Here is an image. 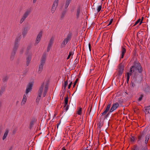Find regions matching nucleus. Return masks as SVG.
I'll return each mask as SVG.
<instances>
[{
	"label": "nucleus",
	"instance_id": "nucleus-29",
	"mask_svg": "<svg viewBox=\"0 0 150 150\" xmlns=\"http://www.w3.org/2000/svg\"><path fill=\"white\" fill-rule=\"evenodd\" d=\"M81 87L80 85H77V87L76 89L75 93L76 92H78L80 91L81 90Z\"/></svg>",
	"mask_w": 150,
	"mask_h": 150
},
{
	"label": "nucleus",
	"instance_id": "nucleus-11",
	"mask_svg": "<svg viewBox=\"0 0 150 150\" xmlns=\"http://www.w3.org/2000/svg\"><path fill=\"white\" fill-rule=\"evenodd\" d=\"M58 4V3L54 1L51 9V12L52 13L54 12Z\"/></svg>",
	"mask_w": 150,
	"mask_h": 150
},
{
	"label": "nucleus",
	"instance_id": "nucleus-44",
	"mask_svg": "<svg viewBox=\"0 0 150 150\" xmlns=\"http://www.w3.org/2000/svg\"><path fill=\"white\" fill-rule=\"evenodd\" d=\"M102 8L101 5H100L98 7L97 9L98 12H99L101 10Z\"/></svg>",
	"mask_w": 150,
	"mask_h": 150
},
{
	"label": "nucleus",
	"instance_id": "nucleus-40",
	"mask_svg": "<svg viewBox=\"0 0 150 150\" xmlns=\"http://www.w3.org/2000/svg\"><path fill=\"white\" fill-rule=\"evenodd\" d=\"M5 88H2L0 92V96L3 93V92L5 91Z\"/></svg>",
	"mask_w": 150,
	"mask_h": 150
},
{
	"label": "nucleus",
	"instance_id": "nucleus-19",
	"mask_svg": "<svg viewBox=\"0 0 150 150\" xmlns=\"http://www.w3.org/2000/svg\"><path fill=\"white\" fill-rule=\"evenodd\" d=\"M31 57L30 56H28L26 58V65L27 66H28L30 63V62L31 60Z\"/></svg>",
	"mask_w": 150,
	"mask_h": 150
},
{
	"label": "nucleus",
	"instance_id": "nucleus-52",
	"mask_svg": "<svg viewBox=\"0 0 150 150\" xmlns=\"http://www.w3.org/2000/svg\"><path fill=\"white\" fill-rule=\"evenodd\" d=\"M143 19H144V17H142V18L141 20L140 21H141L139 24V25H141V24L142 23V21H143Z\"/></svg>",
	"mask_w": 150,
	"mask_h": 150
},
{
	"label": "nucleus",
	"instance_id": "nucleus-26",
	"mask_svg": "<svg viewBox=\"0 0 150 150\" xmlns=\"http://www.w3.org/2000/svg\"><path fill=\"white\" fill-rule=\"evenodd\" d=\"M145 108V111L144 110V112H146L148 110V113H150V106H146Z\"/></svg>",
	"mask_w": 150,
	"mask_h": 150
},
{
	"label": "nucleus",
	"instance_id": "nucleus-18",
	"mask_svg": "<svg viewBox=\"0 0 150 150\" xmlns=\"http://www.w3.org/2000/svg\"><path fill=\"white\" fill-rule=\"evenodd\" d=\"M36 121L35 118H33L32 120L30 122V128L31 129L32 127H33V125L34 123Z\"/></svg>",
	"mask_w": 150,
	"mask_h": 150
},
{
	"label": "nucleus",
	"instance_id": "nucleus-33",
	"mask_svg": "<svg viewBox=\"0 0 150 150\" xmlns=\"http://www.w3.org/2000/svg\"><path fill=\"white\" fill-rule=\"evenodd\" d=\"M132 150H139V149L136 145L134 146L133 148L132 149Z\"/></svg>",
	"mask_w": 150,
	"mask_h": 150
},
{
	"label": "nucleus",
	"instance_id": "nucleus-55",
	"mask_svg": "<svg viewBox=\"0 0 150 150\" xmlns=\"http://www.w3.org/2000/svg\"><path fill=\"white\" fill-rule=\"evenodd\" d=\"M51 47H47V52H49L50 49Z\"/></svg>",
	"mask_w": 150,
	"mask_h": 150
},
{
	"label": "nucleus",
	"instance_id": "nucleus-54",
	"mask_svg": "<svg viewBox=\"0 0 150 150\" xmlns=\"http://www.w3.org/2000/svg\"><path fill=\"white\" fill-rule=\"evenodd\" d=\"M88 47H89V48L90 51H91V44L90 43H89L88 44Z\"/></svg>",
	"mask_w": 150,
	"mask_h": 150
},
{
	"label": "nucleus",
	"instance_id": "nucleus-23",
	"mask_svg": "<svg viewBox=\"0 0 150 150\" xmlns=\"http://www.w3.org/2000/svg\"><path fill=\"white\" fill-rule=\"evenodd\" d=\"M149 134H147L146 136L145 139V143L146 144H146L148 143V141L149 139Z\"/></svg>",
	"mask_w": 150,
	"mask_h": 150
},
{
	"label": "nucleus",
	"instance_id": "nucleus-61",
	"mask_svg": "<svg viewBox=\"0 0 150 150\" xmlns=\"http://www.w3.org/2000/svg\"><path fill=\"white\" fill-rule=\"evenodd\" d=\"M74 62L76 63L77 62L78 63V60L77 59H76L75 60Z\"/></svg>",
	"mask_w": 150,
	"mask_h": 150
},
{
	"label": "nucleus",
	"instance_id": "nucleus-17",
	"mask_svg": "<svg viewBox=\"0 0 150 150\" xmlns=\"http://www.w3.org/2000/svg\"><path fill=\"white\" fill-rule=\"evenodd\" d=\"M145 93L147 94L150 93V86H147L144 89Z\"/></svg>",
	"mask_w": 150,
	"mask_h": 150
},
{
	"label": "nucleus",
	"instance_id": "nucleus-3",
	"mask_svg": "<svg viewBox=\"0 0 150 150\" xmlns=\"http://www.w3.org/2000/svg\"><path fill=\"white\" fill-rule=\"evenodd\" d=\"M21 36V35H20V37ZM20 39L21 38H20V37L19 38H16V39L12 51L16 52L17 51L19 46L18 43L20 40Z\"/></svg>",
	"mask_w": 150,
	"mask_h": 150
},
{
	"label": "nucleus",
	"instance_id": "nucleus-6",
	"mask_svg": "<svg viewBox=\"0 0 150 150\" xmlns=\"http://www.w3.org/2000/svg\"><path fill=\"white\" fill-rule=\"evenodd\" d=\"M119 71H118V73H117V75L118 76V77H117V79H119V77L122 74L123 71L124 70V67L123 65L122 64V63H121L119 64Z\"/></svg>",
	"mask_w": 150,
	"mask_h": 150
},
{
	"label": "nucleus",
	"instance_id": "nucleus-58",
	"mask_svg": "<svg viewBox=\"0 0 150 150\" xmlns=\"http://www.w3.org/2000/svg\"><path fill=\"white\" fill-rule=\"evenodd\" d=\"M129 72H130V73H129V76L130 75L131 76L132 74V73L134 72V71H132V72H131L130 71V69Z\"/></svg>",
	"mask_w": 150,
	"mask_h": 150
},
{
	"label": "nucleus",
	"instance_id": "nucleus-57",
	"mask_svg": "<svg viewBox=\"0 0 150 150\" xmlns=\"http://www.w3.org/2000/svg\"><path fill=\"white\" fill-rule=\"evenodd\" d=\"M49 81H47V82L46 84L45 85V86H47V87H48V84H49Z\"/></svg>",
	"mask_w": 150,
	"mask_h": 150
},
{
	"label": "nucleus",
	"instance_id": "nucleus-28",
	"mask_svg": "<svg viewBox=\"0 0 150 150\" xmlns=\"http://www.w3.org/2000/svg\"><path fill=\"white\" fill-rule=\"evenodd\" d=\"M109 110L106 108L105 110L101 114V116H102L103 115H106Z\"/></svg>",
	"mask_w": 150,
	"mask_h": 150
},
{
	"label": "nucleus",
	"instance_id": "nucleus-59",
	"mask_svg": "<svg viewBox=\"0 0 150 150\" xmlns=\"http://www.w3.org/2000/svg\"><path fill=\"white\" fill-rule=\"evenodd\" d=\"M23 98L27 99L26 96V95L25 94L24 95Z\"/></svg>",
	"mask_w": 150,
	"mask_h": 150
},
{
	"label": "nucleus",
	"instance_id": "nucleus-35",
	"mask_svg": "<svg viewBox=\"0 0 150 150\" xmlns=\"http://www.w3.org/2000/svg\"><path fill=\"white\" fill-rule=\"evenodd\" d=\"M144 97V95L143 94H142L140 95V96L139 97L138 100V101H140L142 100V99Z\"/></svg>",
	"mask_w": 150,
	"mask_h": 150
},
{
	"label": "nucleus",
	"instance_id": "nucleus-2",
	"mask_svg": "<svg viewBox=\"0 0 150 150\" xmlns=\"http://www.w3.org/2000/svg\"><path fill=\"white\" fill-rule=\"evenodd\" d=\"M46 54H43L40 60V63L39 66L38 73H40L43 69V67L44 64L46 60Z\"/></svg>",
	"mask_w": 150,
	"mask_h": 150
},
{
	"label": "nucleus",
	"instance_id": "nucleus-39",
	"mask_svg": "<svg viewBox=\"0 0 150 150\" xmlns=\"http://www.w3.org/2000/svg\"><path fill=\"white\" fill-rule=\"evenodd\" d=\"M71 0H67L65 5H66V6H69Z\"/></svg>",
	"mask_w": 150,
	"mask_h": 150
},
{
	"label": "nucleus",
	"instance_id": "nucleus-47",
	"mask_svg": "<svg viewBox=\"0 0 150 150\" xmlns=\"http://www.w3.org/2000/svg\"><path fill=\"white\" fill-rule=\"evenodd\" d=\"M72 84V81H71L70 83L68 85V89H70L71 87V85Z\"/></svg>",
	"mask_w": 150,
	"mask_h": 150
},
{
	"label": "nucleus",
	"instance_id": "nucleus-10",
	"mask_svg": "<svg viewBox=\"0 0 150 150\" xmlns=\"http://www.w3.org/2000/svg\"><path fill=\"white\" fill-rule=\"evenodd\" d=\"M68 96L67 95V97H65L64 98V108L66 107V108L65 109L66 111H67L68 109L69 105H68Z\"/></svg>",
	"mask_w": 150,
	"mask_h": 150
},
{
	"label": "nucleus",
	"instance_id": "nucleus-64",
	"mask_svg": "<svg viewBox=\"0 0 150 150\" xmlns=\"http://www.w3.org/2000/svg\"><path fill=\"white\" fill-rule=\"evenodd\" d=\"M62 150H66V149H65V148L64 147H63L62 149Z\"/></svg>",
	"mask_w": 150,
	"mask_h": 150
},
{
	"label": "nucleus",
	"instance_id": "nucleus-51",
	"mask_svg": "<svg viewBox=\"0 0 150 150\" xmlns=\"http://www.w3.org/2000/svg\"><path fill=\"white\" fill-rule=\"evenodd\" d=\"M48 90V87H47V86H45V89L44 91L47 92Z\"/></svg>",
	"mask_w": 150,
	"mask_h": 150
},
{
	"label": "nucleus",
	"instance_id": "nucleus-16",
	"mask_svg": "<svg viewBox=\"0 0 150 150\" xmlns=\"http://www.w3.org/2000/svg\"><path fill=\"white\" fill-rule=\"evenodd\" d=\"M122 54H121V58H123L124 57V55L126 52V49L123 47H122Z\"/></svg>",
	"mask_w": 150,
	"mask_h": 150
},
{
	"label": "nucleus",
	"instance_id": "nucleus-30",
	"mask_svg": "<svg viewBox=\"0 0 150 150\" xmlns=\"http://www.w3.org/2000/svg\"><path fill=\"white\" fill-rule=\"evenodd\" d=\"M81 111L82 108L80 107H79V109L77 111V114L79 115H81Z\"/></svg>",
	"mask_w": 150,
	"mask_h": 150
},
{
	"label": "nucleus",
	"instance_id": "nucleus-21",
	"mask_svg": "<svg viewBox=\"0 0 150 150\" xmlns=\"http://www.w3.org/2000/svg\"><path fill=\"white\" fill-rule=\"evenodd\" d=\"M54 40V38L53 37H52L50 40L49 43L48 45V47H51L52 46Z\"/></svg>",
	"mask_w": 150,
	"mask_h": 150
},
{
	"label": "nucleus",
	"instance_id": "nucleus-12",
	"mask_svg": "<svg viewBox=\"0 0 150 150\" xmlns=\"http://www.w3.org/2000/svg\"><path fill=\"white\" fill-rule=\"evenodd\" d=\"M144 135V133L143 132L140 134L138 136V140L137 142L139 144H141L142 141L141 140L142 139V138L143 137Z\"/></svg>",
	"mask_w": 150,
	"mask_h": 150
},
{
	"label": "nucleus",
	"instance_id": "nucleus-8",
	"mask_svg": "<svg viewBox=\"0 0 150 150\" xmlns=\"http://www.w3.org/2000/svg\"><path fill=\"white\" fill-rule=\"evenodd\" d=\"M42 30H41L35 40V45H36L38 43L40 40L41 38L42 35Z\"/></svg>",
	"mask_w": 150,
	"mask_h": 150
},
{
	"label": "nucleus",
	"instance_id": "nucleus-9",
	"mask_svg": "<svg viewBox=\"0 0 150 150\" xmlns=\"http://www.w3.org/2000/svg\"><path fill=\"white\" fill-rule=\"evenodd\" d=\"M119 104L118 103H114L110 110V112H112L115 110L119 107Z\"/></svg>",
	"mask_w": 150,
	"mask_h": 150
},
{
	"label": "nucleus",
	"instance_id": "nucleus-53",
	"mask_svg": "<svg viewBox=\"0 0 150 150\" xmlns=\"http://www.w3.org/2000/svg\"><path fill=\"white\" fill-rule=\"evenodd\" d=\"M47 92L45 91H44L43 93V96L44 97H45V96H46V93H47Z\"/></svg>",
	"mask_w": 150,
	"mask_h": 150
},
{
	"label": "nucleus",
	"instance_id": "nucleus-14",
	"mask_svg": "<svg viewBox=\"0 0 150 150\" xmlns=\"http://www.w3.org/2000/svg\"><path fill=\"white\" fill-rule=\"evenodd\" d=\"M31 12V10L30 9H28L26 10V11L25 12L23 17L26 18L29 15Z\"/></svg>",
	"mask_w": 150,
	"mask_h": 150
},
{
	"label": "nucleus",
	"instance_id": "nucleus-56",
	"mask_svg": "<svg viewBox=\"0 0 150 150\" xmlns=\"http://www.w3.org/2000/svg\"><path fill=\"white\" fill-rule=\"evenodd\" d=\"M30 46H28V47L27 48V51H28V50L30 49Z\"/></svg>",
	"mask_w": 150,
	"mask_h": 150
},
{
	"label": "nucleus",
	"instance_id": "nucleus-5",
	"mask_svg": "<svg viewBox=\"0 0 150 150\" xmlns=\"http://www.w3.org/2000/svg\"><path fill=\"white\" fill-rule=\"evenodd\" d=\"M139 75V74L136 72L134 74V76H133L132 81L131 83V84L133 87L135 86V85L134 83H136L137 82V77Z\"/></svg>",
	"mask_w": 150,
	"mask_h": 150
},
{
	"label": "nucleus",
	"instance_id": "nucleus-24",
	"mask_svg": "<svg viewBox=\"0 0 150 150\" xmlns=\"http://www.w3.org/2000/svg\"><path fill=\"white\" fill-rule=\"evenodd\" d=\"M28 32V29L27 27L25 28L23 31L22 32V35L24 37L27 34Z\"/></svg>",
	"mask_w": 150,
	"mask_h": 150
},
{
	"label": "nucleus",
	"instance_id": "nucleus-25",
	"mask_svg": "<svg viewBox=\"0 0 150 150\" xmlns=\"http://www.w3.org/2000/svg\"><path fill=\"white\" fill-rule=\"evenodd\" d=\"M8 131H8V129H6V131L5 133H4V135L2 139L3 140L6 138V137L7 136L8 134Z\"/></svg>",
	"mask_w": 150,
	"mask_h": 150
},
{
	"label": "nucleus",
	"instance_id": "nucleus-62",
	"mask_svg": "<svg viewBox=\"0 0 150 150\" xmlns=\"http://www.w3.org/2000/svg\"><path fill=\"white\" fill-rule=\"evenodd\" d=\"M16 129H14V130H13V133L14 134L16 132Z\"/></svg>",
	"mask_w": 150,
	"mask_h": 150
},
{
	"label": "nucleus",
	"instance_id": "nucleus-31",
	"mask_svg": "<svg viewBox=\"0 0 150 150\" xmlns=\"http://www.w3.org/2000/svg\"><path fill=\"white\" fill-rule=\"evenodd\" d=\"M8 79V77L7 76H6L3 79V81L4 82H6Z\"/></svg>",
	"mask_w": 150,
	"mask_h": 150
},
{
	"label": "nucleus",
	"instance_id": "nucleus-38",
	"mask_svg": "<svg viewBox=\"0 0 150 150\" xmlns=\"http://www.w3.org/2000/svg\"><path fill=\"white\" fill-rule=\"evenodd\" d=\"M141 21L140 18L135 23V24L134 25V26L138 24L139 23H140Z\"/></svg>",
	"mask_w": 150,
	"mask_h": 150
},
{
	"label": "nucleus",
	"instance_id": "nucleus-50",
	"mask_svg": "<svg viewBox=\"0 0 150 150\" xmlns=\"http://www.w3.org/2000/svg\"><path fill=\"white\" fill-rule=\"evenodd\" d=\"M98 125H99V126H98L99 128H100L102 126L101 125V122L100 121L99 122V123H98Z\"/></svg>",
	"mask_w": 150,
	"mask_h": 150
},
{
	"label": "nucleus",
	"instance_id": "nucleus-20",
	"mask_svg": "<svg viewBox=\"0 0 150 150\" xmlns=\"http://www.w3.org/2000/svg\"><path fill=\"white\" fill-rule=\"evenodd\" d=\"M16 54V52L12 51L10 57L11 60L12 61L14 59Z\"/></svg>",
	"mask_w": 150,
	"mask_h": 150
},
{
	"label": "nucleus",
	"instance_id": "nucleus-49",
	"mask_svg": "<svg viewBox=\"0 0 150 150\" xmlns=\"http://www.w3.org/2000/svg\"><path fill=\"white\" fill-rule=\"evenodd\" d=\"M112 21H113V19H111V20L109 22V23L107 25V26H109V25H110V24H111L112 23Z\"/></svg>",
	"mask_w": 150,
	"mask_h": 150
},
{
	"label": "nucleus",
	"instance_id": "nucleus-46",
	"mask_svg": "<svg viewBox=\"0 0 150 150\" xmlns=\"http://www.w3.org/2000/svg\"><path fill=\"white\" fill-rule=\"evenodd\" d=\"M130 141L132 142H134L135 140V138L134 137L131 136V137L130 138Z\"/></svg>",
	"mask_w": 150,
	"mask_h": 150
},
{
	"label": "nucleus",
	"instance_id": "nucleus-34",
	"mask_svg": "<svg viewBox=\"0 0 150 150\" xmlns=\"http://www.w3.org/2000/svg\"><path fill=\"white\" fill-rule=\"evenodd\" d=\"M74 54V53L73 52H69V55L67 57V59H69L70 58V56Z\"/></svg>",
	"mask_w": 150,
	"mask_h": 150
},
{
	"label": "nucleus",
	"instance_id": "nucleus-37",
	"mask_svg": "<svg viewBox=\"0 0 150 150\" xmlns=\"http://www.w3.org/2000/svg\"><path fill=\"white\" fill-rule=\"evenodd\" d=\"M127 81H129V73L127 72Z\"/></svg>",
	"mask_w": 150,
	"mask_h": 150
},
{
	"label": "nucleus",
	"instance_id": "nucleus-45",
	"mask_svg": "<svg viewBox=\"0 0 150 150\" xmlns=\"http://www.w3.org/2000/svg\"><path fill=\"white\" fill-rule=\"evenodd\" d=\"M142 150H148V149L147 148V145H146V147H142Z\"/></svg>",
	"mask_w": 150,
	"mask_h": 150
},
{
	"label": "nucleus",
	"instance_id": "nucleus-1",
	"mask_svg": "<svg viewBox=\"0 0 150 150\" xmlns=\"http://www.w3.org/2000/svg\"><path fill=\"white\" fill-rule=\"evenodd\" d=\"M132 71H134V74L135 72L138 74L137 71L140 74L142 73L143 69L141 64L138 62L134 61V65L130 68V71L132 72Z\"/></svg>",
	"mask_w": 150,
	"mask_h": 150
},
{
	"label": "nucleus",
	"instance_id": "nucleus-4",
	"mask_svg": "<svg viewBox=\"0 0 150 150\" xmlns=\"http://www.w3.org/2000/svg\"><path fill=\"white\" fill-rule=\"evenodd\" d=\"M44 85V83H43L41 85V86L40 88L39 91H38V96L37 97V98L36 99V102H39L40 99L41 98V96L42 94V93L43 91V88Z\"/></svg>",
	"mask_w": 150,
	"mask_h": 150
},
{
	"label": "nucleus",
	"instance_id": "nucleus-48",
	"mask_svg": "<svg viewBox=\"0 0 150 150\" xmlns=\"http://www.w3.org/2000/svg\"><path fill=\"white\" fill-rule=\"evenodd\" d=\"M110 112L108 113V114H107L106 115H105V117H104V118L105 119L107 118L108 116L110 115Z\"/></svg>",
	"mask_w": 150,
	"mask_h": 150
},
{
	"label": "nucleus",
	"instance_id": "nucleus-41",
	"mask_svg": "<svg viewBox=\"0 0 150 150\" xmlns=\"http://www.w3.org/2000/svg\"><path fill=\"white\" fill-rule=\"evenodd\" d=\"M111 105V103H110V102L109 103L107 106V108H106L109 110L110 109V107Z\"/></svg>",
	"mask_w": 150,
	"mask_h": 150
},
{
	"label": "nucleus",
	"instance_id": "nucleus-7",
	"mask_svg": "<svg viewBox=\"0 0 150 150\" xmlns=\"http://www.w3.org/2000/svg\"><path fill=\"white\" fill-rule=\"evenodd\" d=\"M34 82H30L28 84L26 89L25 93L27 94L30 91L33 86Z\"/></svg>",
	"mask_w": 150,
	"mask_h": 150
},
{
	"label": "nucleus",
	"instance_id": "nucleus-42",
	"mask_svg": "<svg viewBox=\"0 0 150 150\" xmlns=\"http://www.w3.org/2000/svg\"><path fill=\"white\" fill-rule=\"evenodd\" d=\"M25 18H24L22 16L21 19V20H20V23L21 24L24 21V20H25Z\"/></svg>",
	"mask_w": 150,
	"mask_h": 150
},
{
	"label": "nucleus",
	"instance_id": "nucleus-63",
	"mask_svg": "<svg viewBox=\"0 0 150 150\" xmlns=\"http://www.w3.org/2000/svg\"><path fill=\"white\" fill-rule=\"evenodd\" d=\"M37 0H33V4L35 3L37 1Z\"/></svg>",
	"mask_w": 150,
	"mask_h": 150
},
{
	"label": "nucleus",
	"instance_id": "nucleus-22",
	"mask_svg": "<svg viewBox=\"0 0 150 150\" xmlns=\"http://www.w3.org/2000/svg\"><path fill=\"white\" fill-rule=\"evenodd\" d=\"M68 85V81L67 80L66 81H65L64 82V84L63 85V86L64 87V92L63 93H64V92L66 91V87Z\"/></svg>",
	"mask_w": 150,
	"mask_h": 150
},
{
	"label": "nucleus",
	"instance_id": "nucleus-27",
	"mask_svg": "<svg viewBox=\"0 0 150 150\" xmlns=\"http://www.w3.org/2000/svg\"><path fill=\"white\" fill-rule=\"evenodd\" d=\"M68 42H67L64 39V40L62 42L61 45V48H62L63 47H65L67 43Z\"/></svg>",
	"mask_w": 150,
	"mask_h": 150
},
{
	"label": "nucleus",
	"instance_id": "nucleus-32",
	"mask_svg": "<svg viewBox=\"0 0 150 150\" xmlns=\"http://www.w3.org/2000/svg\"><path fill=\"white\" fill-rule=\"evenodd\" d=\"M27 99L23 98L22 100L21 103V105H23L25 104L26 101Z\"/></svg>",
	"mask_w": 150,
	"mask_h": 150
},
{
	"label": "nucleus",
	"instance_id": "nucleus-15",
	"mask_svg": "<svg viewBox=\"0 0 150 150\" xmlns=\"http://www.w3.org/2000/svg\"><path fill=\"white\" fill-rule=\"evenodd\" d=\"M81 6L80 5H79L77 7V9H76V18L77 19H78L79 18V14L81 10Z\"/></svg>",
	"mask_w": 150,
	"mask_h": 150
},
{
	"label": "nucleus",
	"instance_id": "nucleus-43",
	"mask_svg": "<svg viewBox=\"0 0 150 150\" xmlns=\"http://www.w3.org/2000/svg\"><path fill=\"white\" fill-rule=\"evenodd\" d=\"M66 13V11H64L62 12V15L61 16V18H62L63 17H64V15H65V13Z\"/></svg>",
	"mask_w": 150,
	"mask_h": 150
},
{
	"label": "nucleus",
	"instance_id": "nucleus-13",
	"mask_svg": "<svg viewBox=\"0 0 150 150\" xmlns=\"http://www.w3.org/2000/svg\"><path fill=\"white\" fill-rule=\"evenodd\" d=\"M72 36V33L69 32L67 35L66 38L64 39L67 42H68L69 41L71 40Z\"/></svg>",
	"mask_w": 150,
	"mask_h": 150
},
{
	"label": "nucleus",
	"instance_id": "nucleus-60",
	"mask_svg": "<svg viewBox=\"0 0 150 150\" xmlns=\"http://www.w3.org/2000/svg\"><path fill=\"white\" fill-rule=\"evenodd\" d=\"M92 106H91V108H90V112L89 113V114H88V115H89L90 114V112H91V109H92Z\"/></svg>",
	"mask_w": 150,
	"mask_h": 150
},
{
	"label": "nucleus",
	"instance_id": "nucleus-36",
	"mask_svg": "<svg viewBox=\"0 0 150 150\" xmlns=\"http://www.w3.org/2000/svg\"><path fill=\"white\" fill-rule=\"evenodd\" d=\"M79 81V78L77 79H76L75 81L74 82V85H73V88H74L75 87V86H76V85L77 83V82Z\"/></svg>",
	"mask_w": 150,
	"mask_h": 150
}]
</instances>
